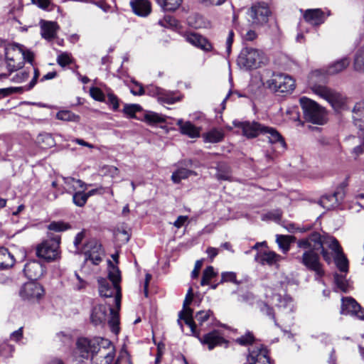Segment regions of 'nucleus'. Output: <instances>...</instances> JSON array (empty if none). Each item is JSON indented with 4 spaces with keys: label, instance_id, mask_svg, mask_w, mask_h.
<instances>
[{
    "label": "nucleus",
    "instance_id": "nucleus-1",
    "mask_svg": "<svg viewBox=\"0 0 364 364\" xmlns=\"http://www.w3.org/2000/svg\"><path fill=\"white\" fill-rule=\"evenodd\" d=\"M328 76L326 69L313 70L308 77L309 85L314 94L326 100L336 112H340L346 108V98L339 92L318 84L325 82Z\"/></svg>",
    "mask_w": 364,
    "mask_h": 364
},
{
    "label": "nucleus",
    "instance_id": "nucleus-2",
    "mask_svg": "<svg viewBox=\"0 0 364 364\" xmlns=\"http://www.w3.org/2000/svg\"><path fill=\"white\" fill-rule=\"evenodd\" d=\"M108 264V279L102 277L97 279L99 293L101 296L105 298L114 296L115 307L120 309L122 301L121 273L119 268L114 266L111 261H109Z\"/></svg>",
    "mask_w": 364,
    "mask_h": 364
},
{
    "label": "nucleus",
    "instance_id": "nucleus-3",
    "mask_svg": "<svg viewBox=\"0 0 364 364\" xmlns=\"http://www.w3.org/2000/svg\"><path fill=\"white\" fill-rule=\"evenodd\" d=\"M5 60L6 68L11 73L22 68L26 60L31 63L33 53L21 45H9L5 48Z\"/></svg>",
    "mask_w": 364,
    "mask_h": 364
},
{
    "label": "nucleus",
    "instance_id": "nucleus-4",
    "mask_svg": "<svg viewBox=\"0 0 364 364\" xmlns=\"http://www.w3.org/2000/svg\"><path fill=\"white\" fill-rule=\"evenodd\" d=\"M48 237L36 247V255L47 262H53L60 257V237L48 235Z\"/></svg>",
    "mask_w": 364,
    "mask_h": 364
},
{
    "label": "nucleus",
    "instance_id": "nucleus-5",
    "mask_svg": "<svg viewBox=\"0 0 364 364\" xmlns=\"http://www.w3.org/2000/svg\"><path fill=\"white\" fill-rule=\"evenodd\" d=\"M266 57L262 50L252 48H245L242 50L237 63L245 69H255L266 63Z\"/></svg>",
    "mask_w": 364,
    "mask_h": 364
},
{
    "label": "nucleus",
    "instance_id": "nucleus-6",
    "mask_svg": "<svg viewBox=\"0 0 364 364\" xmlns=\"http://www.w3.org/2000/svg\"><path fill=\"white\" fill-rule=\"evenodd\" d=\"M300 105L305 119L314 124H323L326 120L325 109L318 103L307 97L300 99Z\"/></svg>",
    "mask_w": 364,
    "mask_h": 364
},
{
    "label": "nucleus",
    "instance_id": "nucleus-7",
    "mask_svg": "<svg viewBox=\"0 0 364 364\" xmlns=\"http://www.w3.org/2000/svg\"><path fill=\"white\" fill-rule=\"evenodd\" d=\"M100 343L91 357L92 364H111L115 355L114 346L110 341L99 338Z\"/></svg>",
    "mask_w": 364,
    "mask_h": 364
},
{
    "label": "nucleus",
    "instance_id": "nucleus-8",
    "mask_svg": "<svg viewBox=\"0 0 364 364\" xmlns=\"http://www.w3.org/2000/svg\"><path fill=\"white\" fill-rule=\"evenodd\" d=\"M193 301V289L189 288L186 294V298L183 304V310L179 312L178 323L182 327L181 320H183L185 323L190 327L192 334L194 336H198L196 333V324L193 321V309L188 307Z\"/></svg>",
    "mask_w": 364,
    "mask_h": 364
},
{
    "label": "nucleus",
    "instance_id": "nucleus-9",
    "mask_svg": "<svg viewBox=\"0 0 364 364\" xmlns=\"http://www.w3.org/2000/svg\"><path fill=\"white\" fill-rule=\"evenodd\" d=\"M269 87L276 92H290L295 87V81L289 75L278 73L273 75L267 82Z\"/></svg>",
    "mask_w": 364,
    "mask_h": 364
},
{
    "label": "nucleus",
    "instance_id": "nucleus-10",
    "mask_svg": "<svg viewBox=\"0 0 364 364\" xmlns=\"http://www.w3.org/2000/svg\"><path fill=\"white\" fill-rule=\"evenodd\" d=\"M250 21L253 25L263 26L269 21L271 11L264 3H258L252 5L247 12Z\"/></svg>",
    "mask_w": 364,
    "mask_h": 364
},
{
    "label": "nucleus",
    "instance_id": "nucleus-11",
    "mask_svg": "<svg viewBox=\"0 0 364 364\" xmlns=\"http://www.w3.org/2000/svg\"><path fill=\"white\" fill-rule=\"evenodd\" d=\"M319 258V255L315 251L308 250L303 253L302 257L299 260L308 269L314 272L316 278H321L323 276L324 271Z\"/></svg>",
    "mask_w": 364,
    "mask_h": 364
},
{
    "label": "nucleus",
    "instance_id": "nucleus-12",
    "mask_svg": "<svg viewBox=\"0 0 364 364\" xmlns=\"http://www.w3.org/2000/svg\"><path fill=\"white\" fill-rule=\"evenodd\" d=\"M346 185L341 184L332 195H325L321 197L318 203L323 208L331 210L337 207L339 203L344 199L346 195Z\"/></svg>",
    "mask_w": 364,
    "mask_h": 364
},
{
    "label": "nucleus",
    "instance_id": "nucleus-13",
    "mask_svg": "<svg viewBox=\"0 0 364 364\" xmlns=\"http://www.w3.org/2000/svg\"><path fill=\"white\" fill-rule=\"evenodd\" d=\"M328 247L334 253L335 263L341 272H347L348 270V261L344 255L338 241L336 238H330L327 240Z\"/></svg>",
    "mask_w": 364,
    "mask_h": 364
},
{
    "label": "nucleus",
    "instance_id": "nucleus-14",
    "mask_svg": "<svg viewBox=\"0 0 364 364\" xmlns=\"http://www.w3.org/2000/svg\"><path fill=\"white\" fill-rule=\"evenodd\" d=\"M235 127L242 130V134L247 138L252 139L262 134L264 124L257 122H240L235 120L232 122Z\"/></svg>",
    "mask_w": 364,
    "mask_h": 364
},
{
    "label": "nucleus",
    "instance_id": "nucleus-15",
    "mask_svg": "<svg viewBox=\"0 0 364 364\" xmlns=\"http://www.w3.org/2000/svg\"><path fill=\"white\" fill-rule=\"evenodd\" d=\"M44 294L43 287L36 282L26 283L20 291V295L23 299L36 301L40 299Z\"/></svg>",
    "mask_w": 364,
    "mask_h": 364
},
{
    "label": "nucleus",
    "instance_id": "nucleus-16",
    "mask_svg": "<svg viewBox=\"0 0 364 364\" xmlns=\"http://www.w3.org/2000/svg\"><path fill=\"white\" fill-rule=\"evenodd\" d=\"M83 252L86 256L85 259L90 260L95 265L102 261L104 255L101 245L94 240L89 241L84 246Z\"/></svg>",
    "mask_w": 364,
    "mask_h": 364
},
{
    "label": "nucleus",
    "instance_id": "nucleus-17",
    "mask_svg": "<svg viewBox=\"0 0 364 364\" xmlns=\"http://www.w3.org/2000/svg\"><path fill=\"white\" fill-rule=\"evenodd\" d=\"M100 338L90 340L86 338H80L77 341V351L80 356L82 358H88L90 356L92 357L94 352L97 349Z\"/></svg>",
    "mask_w": 364,
    "mask_h": 364
},
{
    "label": "nucleus",
    "instance_id": "nucleus-18",
    "mask_svg": "<svg viewBox=\"0 0 364 364\" xmlns=\"http://www.w3.org/2000/svg\"><path fill=\"white\" fill-rule=\"evenodd\" d=\"M196 333L198 336H196L199 339L203 345H206L210 350H213L216 346L225 345L228 346V341H226L220 331H213L205 334L203 337H200L199 333L196 331Z\"/></svg>",
    "mask_w": 364,
    "mask_h": 364
},
{
    "label": "nucleus",
    "instance_id": "nucleus-19",
    "mask_svg": "<svg viewBox=\"0 0 364 364\" xmlns=\"http://www.w3.org/2000/svg\"><path fill=\"white\" fill-rule=\"evenodd\" d=\"M184 37L186 41L190 44L205 52H210L213 49L212 43L206 38L199 33H186Z\"/></svg>",
    "mask_w": 364,
    "mask_h": 364
},
{
    "label": "nucleus",
    "instance_id": "nucleus-20",
    "mask_svg": "<svg viewBox=\"0 0 364 364\" xmlns=\"http://www.w3.org/2000/svg\"><path fill=\"white\" fill-rule=\"evenodd\" d=\"M262 134L266 136L271 144H276L284 151L287 148V144L281 134L274 127L264 125Z\"/></svg>",
    "mask_w": 364,
    "mask_h": 364
},
{
    "label": "nucleus",
    "instance_id": "nucleus-21",
    "mask_svg": "<svg viewBox=\"0 0 364 364\" xmlns=\"http://www.w3.org/2000/svg\"><path fill=\"white\" fill-rule=\"evenodd\" d=\"M341 313L342 314H354L360 319L364 320V312L361 310L360 306L355 299L350 297L342 299Z\"/></svg>",
    "mask_w": 364,
    "mask_h": 364
},
{
    "label": "nucleus",
    "instance_id": "nucleus-22",
    "mask_svg": "<svg viewBox=\"0 0 364 364\" xmlns=\"http://www.w3.org/2000/svg\"><path fill=\"white\" fill-rule=\"evenodd\" d=\"M247 360L250 364H271L268 351L262 346L250 350Z\"/></svg>",
    "mask_w": 364,
    "mask_h": 364
},
{
    "label": "nucleus",
    "instance_id": "nucleus-23",
    "mask_svg": "<svg viewBox=\"0 0 364 364\" xmlns=\"http://www.w3.org/2000/svg\"><path fill=\"white\" fill-rule=\"evenodd\" d=\"M25 275L31 280H36L42 277L44 272L43 266L37 261L27 262L23 269Z\"/></svg>",
    "mask_w": 364,
    "mask_h": 364
},
{
    "label": "nucleus",
    "instance_id": "nucleus-24",
    "mask_svg": "<svg viewBox=\"0 0 364 364\" xmlns=\"http://www.w3.org/2000/svg\"><path fill=\"white\" fill-rule=\"evenodd\" d=\"M41 34L48 41H51L56 37L59 26L56 22L41 20L40 22Z\"/></svg>",
    "mask_w": 364,
    "mask_h": 364
},
{
    "label": "nucleus",
    "instance_id": "nucleus-25",
    "mask_svg": "<svg viewBox=\"0 0 364 364\" xmlns=\"http://www.w3.org/2000/svg\"><path fill=\"white\" fill-rule=\"evenodd\" d=\"M303 16L309 23L318 26L324 22L326 16L321 9H314L306 10Z\"/></svg>",
    "mask_w": 364,
    "mask_h": 364
},
{
    "label": "nucleus",
    "instance_id": "nucleus-26",
    "mask_svg": "<svg viewBox=\"0 0 364 364\" xmlns=\"http://www.w3.org/2000/svg\"><path fill=\"white\" fill-rule=\"evenodd\" d=\"M130 6L133 12L140 16H146L151 11V4L148 0H131Z\"/></svg>",
    "mask_w": 364,
    "mask_h": 364
},
{
    "label": "nucleus",
    "instance_id": "nucleus-27",
    "mask_svg": "<svg viewBox=\"0 0 364 364\" xmlns=\"http://www.w3.org/2000/svg\"><path fill=\"white\" fill-rule=\"evenodd\" d=\"M109 311V306L99 304L95 306L91 314V321L97 326L106 321L107 312Z\"/></svg>",
    "mask_w": 364,
    "mask_h": 364
},
{
    "label": "nucleus",
    "instance_id": "nucleus-28",
    "mask_svg": "<svg viewBox=\"0 0 364 364\" xmlns=\"http://www.w3.org/2000/svg\"><path fill=\"white\" fill-rule=\"evenodd\" d=\"M350 58L343 57L330 64L326 69L328 75H334L344 71L350 65Z\"/></svg>",
    "mask_w": 364,
    "mask_h": 364
},
{
    "label": "nucleus",
    "instance_id": "nucleus-29",
    "mask_svg": "<svg viewBox=\"0 0 364 364\" xmlns=\"http://www.w3.org/2000/svg\"><path fill=\"white\" fill-rule=\"evenodd\" d=\"M176 124L178 126L181 132L183 134L187 135L191 138H196L199 136L200 130L194 126L191 122H183L180 119L177 121Z\"/></svg>",
    "mask_w": 364,
    "mask_h": 364
},
{
    "label": "nucleus",
    "instance_id": "nucleus-30",
    "mask_svg": "<svg viewBox=\"0 0 364 364\" xmlns=\"http://www.w3.org/2000/svg\"><path fill=\"white\" fill-rule=\"evenodd\" d=\"M281 259V256L273 251H265L262 253L257 254L255 260L262 264L272 265Z\"/></svg>",
    "mask_w": 364,
    "mask_h": 364
},
{
    "label": "nucleus",
    "instance_id": "nucleus-31",
    "mask_svg": "<svg viewBox=\"0 0 364 364\" xmlns=\"http://www.w3.org/2000/svg\"><path fill=\"white\" fill-rule=\"evenodd\" d=\"M177 166L178 168L175 171H173L171 175V181L174 183H179L182 180L187 179L189 176L192 175H197V173L194 171L183 167L181 166Z\"/></svg>",
    "mask_w": 364,
    "mask_h": 364
},
{
    "label": "nucleus",
    "instance_id": "nucleus-32",
    "mask_svg": "<svg viewBox=\"0 0 364 364\" xmlns=\"http://www.w3.org/2000/svg\"><path fill=\"white\" fill-rule=\"evenodd\" d=\"M15 259L14 256L9 252L6 248H0V269H8L11 267L14 264Z\"/></svg>",
    "mask_w": 364,
    "mask_h": 364
},
{
    "label": "nucleus",
    "instance_id": "nucleus-33",
    "mask_svg": "<svg viewBox=\"0 0 364 364\" xmlns=\"http://www.w3.org/2000/svg\"><path fill=\"white\" fill-rule=\"evenodd\" d=\"M352 112L355 126L364 124V100L355 105Z\"/></svg>",
    "mask_w": 364,
    "mask_h": 364
},
{
    "label": "nucleus",
    "instance_id": "nucleus-34",
    "mask_svg": "<svg viewBox=\"0 0 364 364\" xmlns=\"http://www.w3.org/2000/svg\"><path fill=\"white\" fill-rule=\"evenodd\" d=\"M119 311L116 307V309H114L110 304H109V319L108 320V323L112 331L114 333H118L119 328Z\"/></svg>",
    "mask_w": 364,
    "mask_h": 364
},
{
    "label": "nucleus",
    "instance_id": "nucleus-35",
    "mask_svg": "<svg viewBox=\"0 0 364 364\" xmlns=\"http://www.w3.org/2000/svg\"><path fill=\"white\" fill-rule=\"evenodd\" d=\"M353 68L357 73H364V46L356 51L353 58Z\"/></svg>",
    "mask_w": 364,
    "mask_h": 364
},
{
    "label": "nucleus",
    "instance_id": "nucleus-36",
    "mask_svg": "<svg viewBox=\"0 0 364 364\" xmlns=\"http://www.w3.org/2000/svg\"><path fill=\"white\" fill-rule=\"evenodd\" d=\"M37 143L43 149H48L55 145L54 138L50 134L42 133L37 136Z\"/></svg>",
    "mask_w": 364,
    "mask_h": 364
},
{
    "label": "nucleus",
    "instance_id": "nucleus-37",
    "mask_svg": "<svg viewBox=\"0 0 364 364\" xmlns=\"http://www.w3.org/2000/svg\"><path fill=\"white\" fill-rule=\"evenodd\" d=\"M205 141L209 143H218L224 138V132L222 129H213L203 135Z\"/></svg>",
    "mask_w": 364,
    "mask_h": 364
},
{
    "label": "nucleus",
    "instance_id": "nucleus-38",
    "mask_svg": "<svg viewBox=\"0 0 364 364\" xmlns=\"http://www.w3.org/2000/svg\"><path fill=\"white\" fill-rule=\"evenodd\" d=\"M330 238H333L332 237H328L325 238L323 240H321V235L317 233L314 232L311 234L309 236L310 242L311 245V247L313 251L318 250L321 248H322L323 245H326L328 247L329 242H327V240Z\"/></svg>",
    "mask_w": 364,
    "mask_h": 364
},
{
    "label": "nucleus",
    "instance_id": "nucleus-39",
    "mask_svg": "<svg viewBox=\"0 0 364 364\" xmlns=\"http://www.w3.org/2000/svg\"><path fill=\"white\" fill-rule=\"evenodd\" d=\"M275 297L277 301V305L279 308L287 309L289 312L294 311V305L292 299L289 296L284 295L282 296L280 294H276Z\"/></svg>",
    "mask_w": 364,
    "mask_h": 364
},
{
    "label": "nucleus",
    "instance_id": "nucleus-40",
    "mask_svg": "<svg viewBox=\"0 0 364 364\" xmlns=\"http://www.w3.org/2000/svg\"><path fill=\"white\" fill-rule=\"evenodd\" d=\"M164 11H173L181 4L182 0H156Z\"/></svg>",
    "mask_w": 364,
    "mask_h": 364
},
{
    "label": "nucleus",
    "instance_id": "nucleus-41",
    "mask_svg": "<svg viewBox=\"0 0 364 364\" xmlns=\"http://www.w3.org/2000/svg\"><path fill=\"white\" fill-rule=\"evenodd\" d=\"M56 118L65 122H77L80 120V116L74 114L70 110H60L56 114Z\"/></svg>",
    "mask_w": 364,
    "mask_h": 364
},
{
    "label": "nucleus",
    "instance_id": "nucleus-42",
    "mask_svg": "<svg viewBox=\"0 0 364 364\" xmlns=\"http://www.w3.org/2000/svg\"><path fill=\"white\" fill-rule=\"evenodd\" d=\"M65 183L67 186L68 191H76L77 188L85 189L86 185L79 179H75L73 178H65L64 179Z\"/></svg>",
    "mask_w": 364,
    "mask_h": 364
},
{
    "label": "nucleus",
    "instance_id": "nucleus-43",
    "mask_svg": "<svg viewBox=\"0 0 364 364\" xmlns=\"http://www.w3.org/2000/svg\"><path fill=\"white\" fill-rule=\"evenodd\" d=\"M215 176L218 180H230L231 177L230 167L225 164H219Z\"/></svg>",
    "mask_w": 364,
    "mask_h": 364
},
{
    "label": "nucleus",
    "instance_id": "nucleus-44",
    "mask_svg": "<svg viewBox=\"0 0 364 364\" xmlns=\"http://www.w3.org/2000/svg\"><path fill=\"white\" fill-rule=\"evenodd\" d=\"M158 101L161 103L173 104L180 100V97H174L173 94L169 92H159Z\"/></svg>",
    "mask_w": 364,
    "mask_h": 364
},
{
    "label": "nucleus",
    "instance_id": "nucleus-45",
    "mask_svg": "<svg viewBox=\"0 0 364 364\" xmlns=\"http://www.w3.org/2000/svg\"><path fill=\"white\" fill-rule=\"evenodd\" d=\"M259 310L264 315L271 318L274 321L276 326L279 327V323H277L275 318L274 309L272 306H269L265 302H261L259 304Z\"/></svg>",
    "mask_w": 364,
    "mask_h": 364
},
{
    "label": "nucleus",
    "instance_id": "nucleus-46",
    "mask_svg": "<svg viewBox=\"0 0 364 364\" xmlns=\"http://www.w3.org/2000/svg\"><path fill=\"white\" fill-rule=\"evenodd\" d=\"M85 190V189H80L76 191L73 196V201L77 206H84L88 199L87 196L84 193Z\"/></svg>",
    "mask_w": 364,
    "mask_h": 364
},
{
    "label": "nucleus",
    "instance_id": "nucleus-47",
    "mask_svg": "<svg viewBox=\"0 0 364 364\" xmlns=\"http://www.w3.org/2000/svg\"><path fill=\"white\" fill-rule=\"evenodd\" d=\"M107 96V100L105 102H106L107 105H111L112 107V109L114 111H117L119 109V98L115 95L113 92L109 88L105 89Z\"/></svg>",
    "mask_w": 364,
    "mask_h": 364
},
{
    "label": "nucleus",
    "instance_id": "nucleus-48",
    "mask_svg": "<svg viewBox=\"0 0 364 364\" xmlns=\"http://www.w3.org/2000/svg\"><path fill=\"white\" fill-rule=\"evenodd\" d=\"M144 121L150 125L162 123L166 121L165 117L155 112H149L145 114Z\"/></svg>",
    "mask_w": 364,
    "mask_h": 364
},
{
    "label": "nucleus",
    "instance_id": "nucleus-49",
    "mask_svg": "<svg viewBox=\"0 0 364 364\" xmlns=\"http://www.w3.org/2000/svg\"><path fill=\"white\" fill-rule=\"evenodd\" d=\"M291 237L289 235H277V242L279 247L282 250L283 252L286 253L289 251L291 243Z\"/></svg>",
    "mask_w": 364,
    "mask_h": 364
},
{
    "label": "nucleus",
    "instance_id": "nucleus-50",
    "mask_svg": "<svg viewBox=\"0 0 364 364\" xmlns=\"http://www.w3.org/2000/svg\"><path fill=\"white\" fill-rule=\"evenodd\" d=\"M70 228V225L68 223L63 221H53L48 225V229L54 232H63Z\"/></svg>",
    "mask_w": 364,
    "mask_h": 364
},
{
    "label": "nucleus",
    "instance_id": "nucleus-51",
    "mask_svg": "<svg viewBox=\"0 0 364 364\" xmlns=\"http://www.w3.org/2000/svg\"><path fill=\"white\" fill-rule=\"evenodd\" d=\"M215 272L212 266H209L205 269L203 273L202 279L200 281V284L202 286L209 284V282L212 278L215 276Z\"/></svg>",
    "mask_w": 364,
    "mask_h": 364
},
{
    "label": "nucleus",
    "instance_id": "nucleus-52",
    "mask_svg": "<svg viewBox=\"0 0 364 364\" xmlns=\"http://www.w3.org/2000/svg\"><path fill=\"white\" fill-rule=\"evenodd\" d=\"M56 61L60 66L64 68L73 63L71 54L66 52L62 53L58 55Z\"/></svg>",
    "mask_w": 364,
    "mask_h": 364
},
{
    "label": "nucleus",
    "instance_id": "nucleus-53",
    "mask_svg": "<svg viewBox=\"0 0 364 364\" xmlns=\"http://www.w3.org/2000/svg\"><path fill=\"white\" fill-rule=\"evenodd\" d=\"M90 96L96 101L105 102V95L101 89L97 87H92L90 89Z\"/></svg>",
    "mask_w": 364,
    "mask_h": 364
},
{
    "label": "nucleus",
    "instance_id": "nucleus-54",
    "mask_svg": "<svg viewBox=\"0 0 364 364\" xmlns=\"http://www.w3.org/2000/svg\"><path fill=\"white\" fill-rule=\"evenodd\" d=\"M334 280L337 287L343 291L346 292L348 289V284L346 277L338 274H335Z\"/></svg>",
    "mask_w": 364,
    "mask_h": 364
},
{
    "label": "nucleus",
    "instance_id": "nucleus-55",
    "mask_svg": "<svg viewBox=\"0 0 364 364\" xmlns=\"http://www.w3.org/2000/svg\"><path fill=\"white\" fill-rule=\"evenodd\" d=\"M255 338L250 332H247L245 335L235 339V342L241 346H247L253 343Z\"/></svg>",
    "mask_w": 364,
    "mask_h": 364
},
{
    "label": "nucleus",
    "instance_id": "nucleus-56",
    "mask_svg": "<svg viewBox=\"0 0 364 364\" xmlns=\"http://www.w3.org/2000/svg\"><path fill=\"white\" fill-rule=\"evenodd\" d=\"M159 24L164 27H174L177 26V21L173 16L167 15L159 21Z\"/></svg>",
    "mask_w": 364,
    "mask_h": 364
},
{
    "label": "nucleus",
    "instance_id": "nucleus-57",
    "mask_svg": "<svg viewBox=\"0 0 364 364\" xmlns=\"http://www.w3.org/2000/svg\"><path fill=\"white\" fill-rule=\"evenodd\" d=\"M141 107L139 105H125L123 111L126 114L129 115L132 118H134L135 117L136 112L139 111Z\"/></svg>",
    "mask_w": 364,
    "mask_h": 364
},
{
    "label": "nucleus",
    "instance_id": "nucleus-58",
    "mask_svg": "<svg viewBox=\"0 0 364 364\" xmlns=\"http://www.w3.org/2000/svg\"><path fill=\"white\" fill-rule=\"evenodd\" d=\"M213 314V311L210 310L208 311H200L196 313V318L198 322L199 325H202L205 321H206L210 316Z\"/></svg>",
    "mask_w": 364,
    "mask_h": 364
},
{
    "label": "nucleus",
    "instance_id": "nucleus-59",
    "mask_svg": "<svg viewBox=\"0 0 364 364\" xmlns=\"http://www.w3.org/2000/svg\"><path fill=\"white\" fill-rule=\"evenodd\" d=\"M242 37L245 41L252 42L257 38L258 34L255 30L248 29L242 33Z\"/></svg>",
    "mask_w": 364,
    "mask_h": 364
},
{
    "label": "nucleus",
    "instance_id": "nucleus-60",
    "mask_svg": "<svg viewBox=\"0 0 364 364\" xmlns=\"http://www.w3.org/2000/svg\"><path fill=\"white\" fill-rule=\"evenodd\" d=\"M221 282H230L235 284H238V282L236 279V274L232 272L223 273Z\"/></svg>",
    "mask_w": 364,
    "mask_h": 364
},
{
    "label": "nucleus",
    "instance_id": "nucleus-61",
    "mask_svg": "<svg viewBox=\"0 0 364 364\" xmlns=\"http://www.w3.org/2000/svg\"><path fill=\"white\" fill-rule=\"evenodd\" d=\"M234 32L230 30L229 31L228 36L226 39V52L229 55L231 52V47L233 42Z\"/></svg>",
    "mask_w": 364,
    "mask_h": 364
},
{
    "label": "nucleus",
    "instance_id": "nucleus-62",
    "mask_svg": "<svg viewBox=\"0 0 364 364\" xmlns=\"http://www.w3.org/2000/svg\"><path fill=\"white\" fill-rule=\"evenodd\" d=\"M188 217L187 215H180L177 218L176 221L173 223V226L179 229L187 223Z\"/></svg>",
    "mask_w": 364,
    "mask_h": 364
},
{
    "label": "nucleus",
    "instance_id": "nucleus-63",
    "mask_svg": "<svg viewBox=\"0 0 364 364\" xmlns=\"http://www.w3.org/2000/svg\"><path fill=\"white\" fill-rule=\"evenodd\" d=\"M203 260L202 259H200V260H197L195 263V267H194V269L191 272V277L193 278H196L198 277V274H199V272H200V268L202 267L203 266Z\"/></svg>",
    "mask_w": 364,
    "mask_h": 364
},
{
    "label": "nucleus",
    "instance_id": "nucleus-64",
    "mask_svg": "<svg viewBox=\"0 0 364 364\" xmlns=\"http://www.w3.org/2000/svg\"><path fill=\"white\" fill-rule=\"evenodd\" d=\"M107 173L112 178L116 177L119 174V169L114 166H107L105 168Z\"/></svg>",
    "mask_w": 364,
    "mask_h": 364
}]
</instances>
